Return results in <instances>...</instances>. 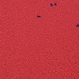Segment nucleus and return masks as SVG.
Returning a JSON list of instances; mask_svg holds the SVG:
<instances>
[{
	"instance_id": "nucleus-4",
	"label": "nucleus",
	"mask_w": 79,
	"mask_h": 79,
	"mask_svg": "<svg viewBox=\"0 0 79 79\" xmlns=\"http://www.w3.org/2000/svg\"><path fill=\"white\" fill-rule=\"evenodd\" d=\"M56 3H55L54 4V5H55L56 6Z\"/></svg>"
},
{
	"instance_id": "nucleus-1",
	"label": "nucleus",
	"mask_w": 79,
	"mask_h": 79,
	"mask_svg": "<svg viewBox=\"0 0 79 79\" xmlns=\"http://www.w3.org/2000/svg\"><path fill=\"white\" fill-rule=\"evenodd\" d=\"M51 6H53V4L52 3H51Z\"/></svg>"
},
{
	"instance_id": "nucleus-2",
	"label": "nucleus",
	"mask_w": 79,
	"mask_h": 79,
	"mask_svg": "<svg viewBox=\"0 0 79 79\" xmlns=\"http://www.w3.org/2000/svg\"><path fill=\"white\" fill-rule=\"evenodd\" d=\"M76 27H79V24L76 26Z\"/></svg>"
},
{
	"instance_id": "nucleus-3",
	"label": "nucleus",
	"mask_w": 79,
	"mask_h": 79,
	"mask_svg": "<svg viewBox=\"0 0 79 79\" xmlns=\"http://www.w3.org/2000/svg\"><path fill=\"white\" fill-rule=\"evenodd\" d=\"M38 18H40V16H37Z\"/></svg>"
}]
</instances>
